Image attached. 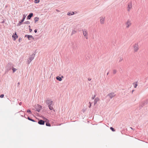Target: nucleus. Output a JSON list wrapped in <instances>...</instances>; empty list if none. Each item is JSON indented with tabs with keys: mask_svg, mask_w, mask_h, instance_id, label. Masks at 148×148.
<instances>
[{
	"mask_svg": "<svg viewBox=\"0 0 148 148\" xmlns=\"http://www.w3.org/2000/svg\"><path fill=\"white\" fill-rule=\"evenodd\" d=\"M76 33V31L75 30H73L72 31V34H74Z\"/></svg>",
	"mask_w": 148,
	"mask_h": 148,
	"instance_id": "obj_25",
	"label": "nucleus"
},
{
	"mask_svg": "<svg viewBox=\"0 0 148 148\" xmlns=\"http://www.w3.org/2000/svg\"><path fill=\"white\" fill-rule=\"evenodd\" d=\"M27 119H28V120H30V121H33V122H34V121H34V120H33V119H30V118L29 117H28V118H27Z\"/></svg>",
	"mask_w": 148,
	"mask_h": 148,
	"instance_id": "obj_21",
	"label": "nucleus"
},
{
	"mask_svg": "<svg viewBox=\"0 0 148 148\" xmlns=\"http://www.w3.org/2000/svg\"><path fill=\"white\" fill-rule=\"evenodd\" d=\"M48 106L49 109L51 110H52L53 109V105H49Z\"/></svg>",
	"mask_w": 148,
	"mask_h": 148,
	"instance_id": "obj_14",
	"label": "nucleus"
},
{
	"mask_svg": "<svg viewBox=\"0 0 148 148\" xmlns=\"http://www.w3.org/2000/svg\"><path fill=\"white\" fill-rule=\"evenodd\" d=\"M26 37H27L29 40H30V38H33V36L32 35H26L25 36Z\"/></svg>",
	"mask_w": 148,
	"mask_h": 148,
	"instance_id": "obj_15",
	"label": "nucleus"
},
{
	"mask_svg": "<svg viewBox=\"0 0 148 148\" xmlns=\"http://www.w3.org/2000/svg\"><path fill=\"white\" fill-rule=\"evenodd\" d=\"M99 100V99L98 97L96 98L94 100V105H95L97 102Z\"/></svg>",
	"mask_w": 148,
	"mask_h": 148,
	"instance_id": "obj_12",
	"label": "nucleus"
},
{
	"mask_svg": "<svg viewBox=\"0 0 148 148\" xmlns=\"http://www.w3.org/2000/svg\"><path fill=\"white\" fill-rule=\"evenodd\" d=\"M108 96L111 98H112L115 96V95L114 93H110L109 94Z\"/></svg>",
	"mask_w": 148,
	"mask_h": 148,
	"instance_id": "obj_13",
	"label": "nucleus"
},
{
	"mask_svg": "<svg viewBox=\"0 0 148 148\" xmlns=\"http://www.w3.org/2000/svg\"><path fill=\"white\" fill-rule=\"evenodd\" d=\"M132 24L131 21L128 20L125 23V25L126 28H128L130 27Z\"/></svg>",
	"mask_w": 148,
	"mask_h": 148,
	"instance_id": "obj_2",
	"label": "nucleus"
},
{
	"mask_svg": "<svg viewBox=\"0 0 148 148\" xmlns=\"http://www.w3.org/2000/svg\"><path fill=\"white\" fill-rule=\"evenodd\" d=\"M33 15V14L32 13H30L29 15L28 16L27 18L28 19H30L31 18L32 16Z\"/></svg>",
	"mask_w": 148,
	"mask_h": 148,
	"instance_id": "obj_10",
	"label": "nucleus"
},
{
	"mask_svg": "<svg viewBox=\"0 0 148 148\" xmlns=\"http://www.w3.org/2000/svg\"><path fill=\"white\" fill-rule=\"evenodd\" d=\"M35 55H33L31 56L29 58V60L28 61V64H29L33 60L34 58Z\"/></svg>",
	"mask_w": 148,
	"mask_h": 148,
	"instance_id": "obj_4",
	"label": "nucleus"
},
{
	"mask_svg": "<svg viewBox=\"0 0 148 148\" xmlns=\"http://www.w3.org/2000/svg\"><path fill=\"white\" fill-rule=\"evenodd\" d=\"M34 32L35 33H36L37 32V30L36 29H35L34 30Z\"/></svg>",
	"mask_w": 148,
	"mask_h": 148,
	"instance_id": "obj_32",
	"label": "nucleus"
},
{
	"mask_svg": "<svg viewBox=\"0 0 148 148\" xmlns=\"http://www.w3.org/2000/svg\"><path fill=\"white\" fill-rule=\"evenodd\" d=\"M56 79L57 80H59V81H61L62 80L61 78L59 76H57L56 77Z\"/></svg>",
	"mask_w": 148,
	"mask_h": 148,
	"instance_id": "obj_16",
	"label": "nucleus"
},
{
	"mask_svg": "<svg viewBox=\"0 0 148 148\" xmlns=\"http://www.w3.org/2000/svg\"><path fill=\"white\" fill-rule=\"evenodd\" d=\"M46 124L47 126H51L50 124V123H46Z\"/></svg>",
	"mask_w": 148,
	"mask_h": 148,
	"instance_id": "obj_22",
	"label": "nucleus"
},
{
	"mask_svg": "<svg viewBox=\"0 0 148 148\" xmlns=\"http://www.w3.org/2000/svg\"><path fill=\"white\" fill-rule=\"evenodd\" d=\"M95 97V96H94V97H92V99H94Z\"/></svg>",
	"mask_w": 148,
	"mask_h": 148,
	"instance_id": "obj_34",
	"label": "nucleus"
},
{
	"mask_svg": "<svg viewBox=\"0 0 148 148\" xmlns=\"http://www.w3.org/2000/svg\"><path fill=\"white\" fill-rule=\"evenodd\" d=\"M105 18L103 17H101L100 18V22L101 24H103L104 23Z\"/></svg>",
	"mask_w": 148,
	"mask_h": 148,
	"instance_id": "obj_5",
	"label": "nucleus"
},
{
	"mask_svg": "<svg viewBox=\"0 0 148 148\" xmlns=\"http://www.w3.org/2000/svg\"><path fill=\"white\" fill-rule=\"evenodd\" d=\"M25 17H26V16H25L24 15H23V18L22 20L21 21H20L19 22V23H18V25H20L22 23L23 21H24L25 19Z\"/></svg>",
	"mask_w": 148,
	"mask_h": 148,
	"instance_id": "obj_8",
	"label": "nucleus"
},
{
	"mask_svg": "<svg viewBox=\"0 0 148 148\" xmlns=\"http://www.w3.org/2000/svg\"><path fill=\"white\" fill-rule=\"evenodd\" d=\"M40 1V0H35L34 1V3H38Z\"/></svg>",
	"mask_w": 148,
	"mask_h": 148,
	"instance_id": "obj_19",
	"label": "nucleus"
},
{
	"mask_svg": "<svg viewBox=\"0 0 148 148\" xmlns=\"http://www.w3.org/2000/svg\"><path fill=\"white\" fill-rule=\"evenodd\" d=\"M133 52L134 53L138 51L139 49V46L138 43H135L132 46Z\"/></svg>",
	"mask_w": 148,
	"mask_h": 148,
	"instance_id": "obj_1",
	"label": "nucleus"
},
{
	"mask_svg": "<svg viewBox=\"0 0 148 148\" xmlns=\"http://www.w3.org/2000/svg\"><path fill=\"white\" fill-rule=\"evenodd\" d=\"M24 23L26 24H29L30 23V22L29 21H26Z\"/></svg>",
	"mask_w": 148,
	"mask_h": 148,
	"instance_id": "obj_24",
	"label": "nucleus"
},
{
	"mask_svg": "<svg viewBox=\"0 0 148 148\" xmlns=\"http://www.w3.org/2000/svg\"><path fill=\"white\" fill-rule=\"evenodd\" d=\"M130 128L132 129V127H130Z\"/></svg>",
	"mask_w": 148,
	"mask_h": 148,
	"instance_id": "obj_37",
	"label": "nucleus"
},
{
	"mask_svg": "<svg viewBox=\"0 0 148 148\" xmlns=\"http://www.w3.org/2000/svg\"><path fill=\"white\" fill-rule=\"evenodd\" d=\"M12 37L14 38V40H15L16 39L18 38V36L17 35L16 33H15V34L12 36Z\"/></svg>",
	"mask_w": 148,
	"mask_h": 148,
	"instance_id": "obj_11",
	"label": "nucleus"
},
{
	"mask_svg": "<svg viewBox=\"0 0 148 148\" xmlns=\"http://www.w3.org/2000/svg\"><path fill=\"white\" fill-rule=\"evenodd\" d=\"M116 70H114L113 71V73L114 74L116 73Z\"/></svg>",
	"mask_w": 148,
	"mask_h": 148,
	"instance_id": "obj_28",
	"label": "nucleus"
},
{
	"mask_svg": "<svg viewBox=\"0 0 148 148\" xmlns=\"http://www.w3.org/2000/svg\"><path fill=\"white\" fill-rule=\"evenodd\" d=\"M137 86V84H135V86H134V87L135 88H136Z\"/></svg>",
	"mask_w": 148,
	"mask_h": 148,
	"instance_id": "obj_30",
	"label": "nucleus"
},
{
	"mask_svg": "<svg viewBox=\"0 0 148 148\" xmlns=\"http://www.w3.org/2000/svg\"><path fill=\"white\" fill-rule=\"evenodd\" d=\"M110 129L113 131V132H114L115 131V130H114V128H113L112 127H110Z\"/></svg>",
	"mask_w": 148,
	"mask_h": 148,
	"instance_id": "obj_23",
	"label": "nucleus"
},
{
	"mask_svg": "<svg viewBox=\"0 0 148 148\" xmlns=\"http://www.w3.org/2000/svg\"><path fill=\"white\" fill-rule=\"evenodd\" d=\"M74 14V13L73 12H72L71 13H68V15H73Z\"/></svg>",
	"mask_w": 148,
	"mask_h": 148,
	"instance_id": "obj_18",
	"label": "nucleus"
},
{
	"mask_svg": "<svg viewBox=\"0 0 148 148\" xmlns=\"http://www.w3.org/2000/svg\"><path fill=\"white\" fill-rule=\"evenodd\" d=\"M89 103L90 104V106H89V108H90L91 107V103L90 102H89Z\"/></svg>",
	"mask_w": 148,
	"mask_h": 148,
	"instance_id": "obj_29",
	"label": "nucleus"
},
{
	"mask_svg": "<svg viewBox=\"0 0 148 148\" xmlns=\"http://www.w3.org/2000/svg\"><path fill=\"white\" fill-rule=\"evenodd\" d=\"M83 34L84 35V36L86 37V38H87V36H88V32L85 29L83 31Z\"/></svg>",
	"mask_w": 148,
	"mask_h": 148,
	"instance_id": "obj_6",
	"label": "nucleus"
},
{
	"mask_svg": "<svg viewBox=\"0 0 148 148\" xmlns=\"http://www.w3.org/2000/svg\"><path fill=\"white\" fill-rule=\"evenodd\" d=\"M27 112L29 113L30 114L31 113V111H30V110H27Z\"/></svg>",
	"mask_w": 148,
	"mask_h": 148,
	"instance_id": "obj_26",
	"label": "nucleus"
},
{
	"mask_svg": "<svg viewBox=\"0 0 148 148\" xmlns=\"http://www.w3.org/2000/svg\"><path fill=\"white\" fill-rule=\"evenodd\" d=\"M4 96V95L3 94H1L0 95V97L2 98Z\"/></svg>",
	"mask_w": 148,
	"mask_h": 148,
	"instance_id": "obj_27",
	"label": "nucleus"
},
{
	"mask_svg": "<svg viewBox=\"0 0 148 148\" xmlns=\"http://www.w3.org/2000/svg\"><path fill=\"white\" fill-rule=\"evenodd\" d=\"M12 70L13 71V72L14 73V72L16 71L17 69L14 68H13L12 69Z\"/></svg>",
	"mask_w": 148,
	"mask_h": 148,
	"instance_id": "obj_20",
	"label": "nucleus"
},
{
	"mask_svg": "<svg viewBox=\"0 0 148 148\" xmlns=\"http://www.w3.org/2000/svg\"><path fill=\"white\" fill-rule=\"evenodd\" d=\"M132 8V3L130 2L128 3L127 7V10L129 12Z\"/></svg>",
	"mask_w": 148,
	"mask_h": 148,
	"instance_id": "obj_3",
	"label": "nucleus"
},
{
	"mask_svg": "<svg viewBox=\"0 0 148 148\" xmlns=\"http://www.w3.org/2000/svg\"><path fill=\"white\" fill-rule=\"evenodd\" d=\"M29 31H30V32H31V31H32V29H29Z\"/></svg>",
	"mask_w": 148,
	"mask_h": 148,
	"instance_id": "obj_33",
	"label": "nucleus"
},
{
	"mask_svg": "<svg viewBox=\"0 0 148 148\" xmlns=\"http://www.w3.org/2000/svg\"><path fill=\"white\" fill-rule=\"evenodd\" d=\"M46 103L48 105H53V102L50 100H47L46 101Z\"/></svg>",
	"mask_w": 148,
	"mask_h": 148,
	"instance_id": "obj_7",
	"label": "nucleus"
},
{
	"mask_svg": "<svg viewBox=\"0 0 148 148\" xmlns=\"http://www.w3.org/2000/svg\"><path fill=\"white\" fill-rule=\"evenodd\" d=\"M38 123L40 125H44L45 124V122L42 120H40L38 122Z\"/></svg>",
	"mask_w": 148,
	"mask_h": 148,
	"instance_id": "obj_9",
	"label": "nucleus"
},
{
	"mask_svg": "<svg viewBox=\"0 0 148 148\" xmlns=\"http://www.w3.org/2000/svg\"><path fill=\"white\" fill-rule=\"evenodd\" d=\"M39 18L38 17H35L34 18V21L35 23L36 22L38 21Z\"/></svg>",
	"mask_w": 148,
	"mask_h": 148,
	"instance_id": "obj_17",
	"label": "nucleus"
},
{
	"mask_svg": "<svg viewBox=\"0 0 148 148\" xmlns=\"http://www.w3.org/2000/svg\"><path fill=\"white\" fill-rule=\"evenodd\" d=\"M37 110V111L39 112L40 111V109H39V110Z\"/></svg>",
	"mask_w": 148,
	"mask_h": 148,
	"instance_id": "obj_35",
	"label": "nucleus"
},
{
	"mask_svg": "<svg viewBox=\"0 0 148 148\" xmlns=\"http://www.w3.org/2000/svg\"><path fill=\"white\" fill-rule=\"evenodd\" d=\"M91 80V79L90 78H88V81H90Z\"/></svg>",
	"mask_w": 148,
	"mask_h": 148,
	"instance_id": "obj_31",
	"label": "nucleus"
},
{
	"mask_svg": "<svg viewBox=\"0 0 148 148\" xmlns=\"http://www.w3.org/2000/svg\"><path fill=\"white\" fill-rule=\"evenodd\" d=\"M20 38H19V42H20Z\"/></svg>",
	"mask_w": 148,
	"mask_h": 148,
	"instance_id": "obj_36",
	"label": "nucleus"
}]
</instances>
